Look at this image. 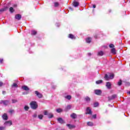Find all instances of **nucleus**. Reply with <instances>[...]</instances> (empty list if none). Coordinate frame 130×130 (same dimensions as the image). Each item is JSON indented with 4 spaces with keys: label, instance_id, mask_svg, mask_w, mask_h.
<instances>
[{
    "label": "nucleus",
    "instance_id": "nucleus-47",
    "mask_svg": "<svg viewBox=\"0 0 130 130\" xmlns=\"http://www.w3.org/2000/svg\"><path fill=\"white\" fill-rule=\"evenodd\" d=\"M2 93L3 95H5V94H6V91H3Z\"/></svg>",
    "mask_w": 130,
    "mask_h": 130
},
{
    "label": "nucleus",
    "instance_id": "nucleus-6",
    "mask_svg": "<svg viewBox=\"0 0 130 130\" xmlns=\"http://www.w3.org/2000/svg\"><path fill=\"white\" fill-rule=\"evenodd\" d=\"M57 121L59 123H60L61 124H62L63 123H66V122H64V120L62 119V118L59 117L57 118Z\"/></svg>",
    "mask_w": 130,
    "mask_h": 130
},
{
    "label": "nucleus",
    "instance_id": "nucleus-30",
    "mask_svg": "<svg viewBox=\"0 0 130 130\" xmlns=\"http://www.w3.org/2000/svg\"><path fill=\"white\" fill-rule=\"evenodd\" d=\"M87 125H89L90 126H92L93 125V122H87Z\"/></svg>",
    "mask_w": 130,
    "mask_h": 130
},
{
    "label": "nucleus",
    "instance_id": "nucleus-10",
    "mask_svg": "<svg viewBox=\"0 0 130 130\" xmlns=\"http://www.w3.org/2000/svg\"><path fill=\"white\" fill-rule=\"evenodd\" d=\"M67 126H68V127L70 128V129H73V128H76V125H75L67 124Z\"/></svg>",
    "mask_w": 130,
    "mask_h": 130
},
{
    "label": "nucleus",
    "instance_id": "nucleus-9",
    "mask_svg": "<svg viewBox=\"0 0 130 130\" xmlns=\"http://www.w3.org/2000/svg\"><path fill=\"white\" fill-rule=\"evenodd\" d=\"M116 97H117L116 94H113L111 96H109L108 97L109 101H110L111 100H113V99H115V98H116Z\"/></svg>",
    "mask_w": 130,
    "mask_h": 130
},
{
    "label": "nucleus",
    "instance_id": "nucleus-43",
    "mask_svg": "<svg viewBox=\"0 0 130 130\" xmlns=\"http://www.w3.org/2000/svg\"><path fill=\"white\" fill-rule=\"evenodd\" d=\"M92 117L93 118H96V117H97V115L96 114H94V115H93V116H92Z\"/></svg>",
    "mask_w": 130,
    "mask_h": 130
},
{
    "label": "nucleus",
    "instance_id": "nucleus-21",
    "mask_svg": "<svg viewBox=\"0 0 130 130\" xmlns=\"http://www.w3.org/2000/svg\"><path fill=\"white\" fill-rule=\"evenodd\" d=\"M71 108H72V106L71 105H68L67 106V107L65 109V111H68L69 110H70V109H71Z\"/></svg>",
    "mask_w": 130,
    "mask_h": 130
},
{
    "label": "nucleus",
    "instance_id": "nucleus-2",
    "mask_svg": "<svg viewBox=\"0 0 130 130\" xmlns=\"http://www.w3.org/2000/svg\"><path fill=\"white\" fill-rule=\"evenodd\" d=\"M106 81H109V80H112L114 78V74H109L108 75L105 74L104 77Z\"/></svg>",
    "mask_w": 130,
    "mask_h": 130
},
{
    "label": "nucleus",
    "instance_id": "nucleus-29",
    "mask_svg": "<svg viewBox=\"0 0 130 130\" xmlns=\"http://www.w3.org/2000/svg\"><path fill=\"white\" fill-rule=\"evenodd\" d=\"M93 105H94V107H98L99 106V103L98 102L94 103Z\"/></svg>",
    "mask_w": 130,
    "mask_h": 130
},
{
    "label": "nucleus",
    "instance_id": "nucleus-1",
    "mask_svg": "<svg viewBox=\"0 0 130 130\" xmlns=\"http://www.w3.org/2000/svg\"><path fill=\"white\" fill-rule=\"evenodd\" d=\"M30 107L32 109L35 110L38 108V104L36 101H32L30 103Z\"/></svg>",
    "mask_w": 130,
    "mask_h": 130
},
{
    "label": "nucleus",
    "instance_id": "nucleus-44",
    "mask_svg": "<svg viewBox=\"0 0 130 130\" xmlns=\"http://www.w3.org/2000/svg\"><path fill=\"white\" fill-rule=\"evenodd\" d=\"M98 35H95L94 36V38H95V39H97L98 38Z\"/></svg>",
    "mask_w": 130,
    "mask_h": 130
},
{
    "label": "nucleus",
    "instance_id": "nucleus-31",
    "mask_svg": "<svg viewBox=\"0 0 130 130\" xmlns=\"http://www.w3.org/2000/svg\"><path fill=\"white\" fill-rule=\"evenodd\" d=\"M38 118H39V119H42V118H43V117L44 116H43V115H38Z\"/></svg>",
    "mask_w": 130,
    "mask_h": 130
},
{
    "label": "nucleus",
    "instance_id": "nucleus-22",
    "mask_svg": "<svg viewBox=\"0 0 130 130\" xmlns=\"http://www.w3.org/2000/svg\"><path fill=\"white\" fill-rule=\"evenodd\" d=\"M56 112L57 113H60V112H62V109L58 108L56 110Z\"/></svg>",
    "mask_w": 130,
    "mask_h": 130
},
{
    "label": "nucleus",
    "instance_id": "nucleus-52",
    "mask_svg": "<svg viewBox=\"0 0 130 130\" xmlns=\"http://www.w3.org/2000/svg\"><path fill=\"white\" fill-rule=\"evenodd\" d=\"M128 93L130 95V91H128Z\"/></svg>",
    "mask_w": 130,
    "mask_h": 130
},
{
    "label": "nucleus",
    "instance_id": "nucleus-39",
    "mask_svg": "<svg viewBox=\"0 0 130 130\" xmlns=\"http://www.w3.org/2000/svg\"><path fill=\"white\" fill-rule=\"evenodd\" d=\"M6 128L4 126H0V130H4Z\"/></svg>",
    "mask_w": 130,
    "mask_h": 130
},
{
    "label": "nucleus",
    "instance_id": "nucleus-51",
    "mask_svg": "<svg viewBox=\"0 0 130 130\" xmlns=\"http://www.w3.org/2000/svg\"><path fill=\"white\" fill-rule=\"evenodd\" d=\"M88 55H89V56L91 55V53H88Z\"/></svg>",
    "mask_w": 130,
    "mask_h": 130
},
{
    "label": "nucleus",
    "instance_id": "nucleus-40",
    "mask_svg": "<svg viewBox=\"0 0 130 130\" xmlns=\"http://www.w3.org/2000/svg\"><path fill=\"white\" fill-rule=\"evenodd\" d=\"M12 103H16L17 102V100H12Z\"/></svg>",
    "mask_w": 130,
    "mask_h": 130
},
{
    "label": "nucleus",
    "instance_id": "nucleus-15",
    "mask_svg": "<svg viewBox=\"0 0 130 130\" xmlns=\"http://www.w3.org/2000/svg\"><path fill=\"white\" fill-rule=\"evenodd\" d=\"M68 37L71 39H76V37L73 34H69Z\"/></svg>",
    "mask_w": 130,
    "mask_h": 130
},
{
    "label": "nucleus",
    "instance_id": "nucleus-4",
    "mask_svg": "<svg viewBox=\"0 0 130 130\" xmlns=\"http://www.w3.org/2000/svg\"><path fill=\"white\" fill-rule=\"evenodd\" d=\"M94 93L95 95H100L101 94H102V91L100 89H95L94 90Z\"/></svg>",
    "mask_w": 130,
    "mask_h": 130
},
{
    "label": "nucleus",
    "instance_id": "nucleus-16",
    "mask_svg": "<svg viewBox=\"0 0 130 130\" xmlns=\"http://www.w3.org/2000/svg\"><path fill=\"white\" fill-rule=\"evenodd\" d=\"M84 100L86 102H90V101H91V99L89 96H86L84 98Z\"/></svg>",
    "mask_w": 130,
    "mask_h": 130
},
{
    "label": "nucleus",
    "instance_id": "nucleus-28",
    "mask_svg": "<svg viewBox=\"0 0 130 130\" xmlns=\"http://www.w3.org/2000/svg\"><path fill=\"white\" fill-rule=\"evenodd\" d=\"M9 11L10 13H14V12H15V10H14V8L13 7H10L9 9Z\"/></svg>",
    "mask_w": 130,
    "mask_h": 130
},
{
    "label": "nucleus",
    "instance_id": "nucleus-17",
    "mask_svg": "<svg viewBox=\"0 0 130 130\" xmlns=\"http://www.w3.org/2000/svg\"><path fill=\"white\" fill-rule=\"evenodd\" d=\"M111 53H113V54H116V50H115V48H113L111 50Z\"/></svg>",
    "mask_w": 130,
    "mask_h": 130
},
{
    "label": "nucleus",
    "instance_id": "nucleus-50",
    "mask_svg": "<svg viewBox=\"0 0 130 130\" xmlns=\"http://www.w3.org/2000/svg\"><path fill=\"white\" fill-rule=\"evenodd\" d=\"M97 82H102V80L98 81Z\"/></svg>",
    "mask_w": 130,
    "mask_h": 130
},
{
    "label": "nucleus",
    "instance_id": "nucleus-13",
    "mask_svg": "<svg viewBox=\"0 0 130 130\" xmlns=\"http://www.w3.org/2000/svg\"><path fill=\"white\" fill-rule=\"evenodd\" d=\"M21 18H22V16L20 14H17L15 15V19L16 20H21Z\"/></svg>",
    "mask_w": 130,
    "mask_h": 130
},
{
    "label": "nucleus",
    "instance_id": "nucleus-23",
    "mask_svg": "<svg viewBox=\"0 0 130 130\" xmlns=\"http://www.w3.org/2000/svg\"><path fill=\"white\" fill-rule=\"evenodd\" d=\"M48 118H52L53 117V114L51 113H50L48 114Z\"/></svg>",
    "mask_w": 130,
    "mask_h": 130
},
{
    "label": "nucleus",
    "instance_id": "nucleus-49",
    "mask_svg": "<svg viewBox=\"0 0 130 130\" xmlns=\"http://www.w3.org/2000/svg\"><path fill=\"white\" fill-rule=\"evenodd\" d=\"M14 7H15V8L17 7V5H14Z\"/></svg>",
    "mask_w": 130,
    "mask_h": 130
},
{
    "label": "nucleus",
    "instance_id": "nucleus-45",
    "mask_svg": "<svg viewBox=\"0 0 130 130\" xmlns=\"http://www.w3.org/2000/svg\"><path fill=\"white\" fill-rule=\"evenodd\" d=\"M101 83H102V82H96V84H97V85H99V84H101Z\"/></svg>",
    "mask_w": 130,
    "mask_h": 130
},
{
    "label": "nucleus",
    "instance_id": "nucleus-46",
    "mask_svg": "<svg viewBox=\"0 0 130 130\" xmlns=\"http://www.w3.org/2000/svg\"><path fill=\"white\" fill-rule=\"evenodd\" d=\"M2 86H3V82H0V87H2Z\"/></svg>",
    "mask_w": 130,
    "mask_h": 130
},
{
    "label": "nucleus",
    "instance_id": "nucleus-37",
    "mask_svg": "<svg viewBox=\"0 0 130 130\" xmlns=\"http://www.w3.org/2000/svg\"><path fill=\"white\" fill-rule=\"evenodd\" d=\"M4 62V59L0 58V63H3Z\"/></svg>",
    "mask_w": 130,
    "mask_h": 130
},
{
    "label": "nucleus",
    "instance_id": "nucleus-20",
    "mask_svg": "<svg viewBox=\"0 0 130 130\" xmlns=\"http://www.w3.org/2000/svg\"><path fill=\"white\" fill-rule=\"evenodd\" d=\"M5 124H8V125H12L13 124V122H12V121H7L5 122Z\"/></svg>",
    "mask_w": 130,
    "mask_h": 130
},
{
    "label": "nucleus",
    "instance_id": "nucleus-12",
    "mask_svg": "<svg viewBox=\"0 0 130 130\" xmlns=\"http://www.w3.org/2000/svg\"><path fill=\"white\" fill-rule=\"evenodd\" d=\"M2 118H3L4 120H8V115L7 113H5L3 115Z\"/></svg>",
    "mask_w": 130,
    "mask_h": 130
},
{
    "label": "nucleus",
    "instance_id": "nucleus-26",
    "mask_svg": "<svg viewBox=\"0 0 130 130\" xmlns=\"http://www.w3.org/2000/svg\"><path fill=\"white\" fill-rule=\"evenodd\" d=\"M66 99H68V100H71V99H72V96L68 95L66 96H65Z\"/></svg>",
    "mask_w": 130,
    "mask_h": 130
},
{
    "label": "nucleus",
    "instance_id": "nucleus-11",
    "mask_svg": "<svg viewBox=\"0 0 130 130\" xmlns=\"http://www.w3.org/2000/svg\"><path fill=\"white\" fill-rule=\"evenodd\" d=\"M21 88L24 91H29L30 90V88H29V87L26 85L22 86Z\"/></svg>",
    "mask_w": 130,
    "mask_h": 130
},
{
    "label": "nucleus",
    "instance_id": "nucleus-27",
    "mask_svg": "<svg viewBox=\"0 0 130 130\" xmlns=\"http://www.w3.org/2000/svg\"><path fill=\"white\" fill-rule=\"evenodd\" d=\"M37 34V31L36 30H31V35H36Z\"/></svg>",
    "mask_w": 130,
    "mask_h": 130
},
{
    "label": "nucleus",
    "instance_id": "nucleus-42",
    "mask_svg": "<svg viewBox=\"0 0 130 130\" xmlns=\"http://www.w3.org/2000/svg\"><path fill=\"white\" fill-rule=\"evenodd\" d=\"M32 116L33 117L36 118V117H37V114H34Z\"/></svg>",
    "mask_w": 130,
    "mask_h": 130
},
{
    "label": "nucleus",
    "instance_id": "nucleus-5",
    "mask_svg": "<svg viewBox=\"0 0 130 130\" xmlns=\"http://www.w3.org/2000/svg\"><path fill=\"white\" fill-rule=\"evenodd\" d=\"M86 111V112L85 113V114H90V115H92V113H93L92 110L90 109V107H87Z\"/></svg>",
    "mask_w": 130,
    "mask_h": 130
},
{
    "label": "nucleus",
    "instance_id": "nucleus-8",
    "mask_svg": "<svg viewBox=\"0 0 130 130\" xmlns=\"http://www.w3.org/2000/svg\"><path fill=\"white\" fill-rule=\"evenodd\" d=\"M1 103H3L4 105H5L6 106H7V105H9V104H10V101L8 100L1 101Z\"/></svg>",
    "mask_w": 130,
    "mask_h": 130
},
{
    "label": "nucleus",
    "instance_id": "nucleus-35",
    "mask_svg": "<svg viewBox=\"0 0 130 130\" xmlns=\"http://www.w3.org/2000/svg\"><path fill=\"white\" fill-rule=\"evenodd\" d=\"M7 8H3L0 10V12H5V11H7Z\"/></svg>",
    "mask_w": 130,
    "mask_h": 130
},
{
    "label": "nucleus",
    "instance_id": "nucleus-36",
    "mask_svg": "<svg viewBox=\"0 0 130 130\" xmlns=\"http://www.w3.org/2000/svg\"><path fill=\"white\" fill-rule=\"evenodd\" d=\"M48 111H45V112H44V115H48Z\"/></svg>",
    "mask_w": 130,
    "mask_h": 130
},
{
    "label": "nucleus",
    "instance_id": "nucleus-33",
    "mask_svg": "<svg viewBox=\"0 0 130 130\" xmlns=\"http://www.w3.org/2000/svg\"><path fill=\"white\" fill-rule=\"evenodd\" d=\"M54 4V7H58V6H59V4L57 2H55Z\"/></svg>",
    "mask_w": 130,
    "mask_h": 130
},
{
    "label": "nucleus",
    "instance_id": "nucleus-32",
    "mask_svg": "<svg viewBox=\"0 0 130 130\" xmlns=\"http://www.w3.org/2000/svg\"><path fill=\"white\" fill-rule=\"evenodd\" d=\"M24 109L25 110V111H28V110H29V107L27 106H25Z\"/></svg>",
    "mask_w": 130,
    "mask_h": 130
},
{
    "label": "nucleus",
    "instance_id": "nucleus-41",
    "mask_svg": "<svg viewBox=\"0 0 130 130\" xmlns=\"http://www.w3.org/2000/svg\"><path fill=\"white\" fill-rule=\"evenodd\" d=\"M14 110H9V113H13V112H14Z\"/></svg>",
    "mask_w": 130,
    "mask_h": 130
},
{
    "label": "nucleus",
    "instance_id": "nucleus-19",
    "mask_svg": "<svg viewBox=\"0 0 130 130\" xmlns=\"http://www.w3.org/2000/svg\"><path fill=\"white\" fill-rule=\"evenodd\" d=\"M91 40H92V38H87L86 39V42L87 43H90Z\"/></svg>",
    "mask_w": 130,
    "mask_h": 130
},
{
    "label": "nucleus",
    "instance_id": "nucleus-48",
    "mask_svg": "<svg viewBox=\"0 0 130 130\" xmlns=\"http://www.w3.org/2000/svg\"><path fill=\"white\" fill-rule=\"evenodd\" d=\"M93 9H95V8H96V5H93Z\"/></svg>",
    "mask_w": 130,
    "mask_h": 130
},
{
    "label": "nucleus",
    "instance_id": "nucleus-38",
    "mask_svg": "<svg viewBox=\"0 0 130 130\" xmlns=\"http://www.w3.org/2000/svg\"><path fill=\"white\" fill-rule=\"evenodd\" d=\"M117 84L118 85V86H121L122 83L121 82H118Z\"/></svg>",
    "mask_w": 130,
    "mask_h": 130
},
{
    "label": "nucleus",
    "instance_id": "nucleus-3",
    "mask_svg": "<svg viewBox=\"0 0 130 130\" xmlns=\"http://www.w3.org/2000/svg\"><path fill=\"white\" fill-rule=\"evenodd\" d=\"M35 93L36 96H37V97H38V98H42L43 97V95L41 93L39 92L38 91H35Z\"/></svg>",
    "mask_w": 130,
    "mask_h": 130
},
{
    "label": "nucleus",
    "instance_id": "nucleus-53",
    "mask_svg": "<svg viewBox=\"0 0 130 130\" xmlns=\"http://www.w3.org/2000/svg\"><path fill=\"white\" fill-rule=\"evenodd\" d=\"M120 82H121V80H120Z\"/></svg>",
    "mask_w": 130,
    "mask_h": 130
},
{
    "label": "nucleus",
    "instance_id": "nucleus-14",
    "mask_svg": "<svg viewBox=\"0 0 130 130\" xmlns=\"http://www.w3.org/2000/svg\"><path fill=\"white\" fill-rule=\"evenodd\" d=\"M73 5L74 7H77L79 6V2H78L77 1H74L73 3Z\"/></svg>",
    "mask_w": 130,
    "mask_h": 130
},
{
    "label": "nucleus",
    "instance_id": "nucleus-7",
    "mask_svg": "<svg viewBox=\"0 0 130 130\" xmlns=\"http://www.w3.org/2000/svg\"><path fill=\"white\" fill-rule=\"evenodd\" d=\"M70 117H71V118H72L73 119H76V118H77L78 117V115H76V113H73L72 114H71L70 115Z\"/></svg>",
    "mask_w": 130,
    "mask_h": 130
},
{
    "label": "nucleus",
    "instance_id": "nucleus-24",
    "mask_svg": "<svg viewBox=\"0 0 130 130\" xmlns=\"http://www.w3.org/2000/svg\"><path fill=\"white\" fill-rule=\"evenodd\" d=\"M103 54H104V53H103V51H102L99 52L98 54V55H99L100 56H102Z\"/></svg>",
    "mask_w": 130,
    "mask_h": 130
},
{
    "label": "nucleus",
    "instance_id": "nucleus-25",
    "mask_svg": "<svg viewBox=\"0 0 130 130\" xmlns=\"http://www.w3.org/2000/svg\"><path fill=\"white\" fill-rule=\"evenodd\" d=\"M11 87L12 88H14V87L15 88H17V87H18V84H17V83H14L13 84V85H11Z\"/></svg>",
    "mask_w": 130,
    "mask_h": 130
},
{
    "label": "nucleus",
    "instance_id": "nucleus-18",
    "mask_svg": "<svg viewBox=\"0 0 130 130\" xmlns=\"http://www.w3.org/2000/svg\"><path fill=\"white\" fill-rule=\"evenodd\" d=\"M106 87L108 89H111V83L110 82H107Z\"/></svg>",
    "mask_w": 130,
    "mask_h": 130
},
{
    "label": "nucleus",
    "instance_id": "nucleus-34",
    "mask_svg": "<svg viewBox=\"0 0 130 130\" xmlns=\"http://www.w3.org/2000/svg\"><path fill=\"white\" fill-rule=\"evenodd\" d=\"M110 48H114V45L111 44L109 45Z\"/></svg>",
    "mask_w": 130,
    "mask_h": 130
}]
</instances>
